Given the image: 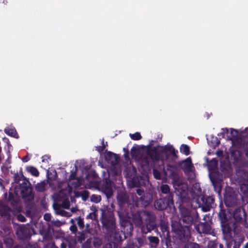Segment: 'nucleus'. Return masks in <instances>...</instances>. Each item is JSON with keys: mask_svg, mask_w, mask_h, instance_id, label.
Here are the masks:
<instances>
[{"mask_svg": "<svg viewBox=\"0 0 248 248\" xmlns=\"http://www.w3.org/2000/svg\"><path fill=\"white\" fill-rule=\"evenodd\" d=\"M99 187L108 199L112 196L113 194L112 182L108 178H105L100 181Z\"/></svg>", "mask_w": 248, "mask_h": 248, "instance_id": "obj_10", "label": "nucleus"}, {"mask_svg": "<svg viewBox=\"0 0 248 248\" xmlns=\"http://www.w3.org/2000/svg\"><path fill=\"white\" fill-rule=\"evenodd\" d=\"M20 196L24 199L32 196V188L28 180L20 184Z\"/></svg>", "mask_w": 248, "mask_h": 248, "instance_id": "obj_13", "label": "nucleus"}, {"mask_svg": "<svg viewBox=\"0 0 248 248\" xmlns=\"http://www.w3.org/2000/svg\"><path fill=\"white\" fill-rule=\"evenodd\" d=\"M212 185L214 186L215 191H216L218 195L220 196V193L222 189L221 183L216 182V183H212Z\"/></svg>", "mask_w": 248, "mask_h": 248, "instance_id": "obj_42", "label": "nucleus"}, {"mask_svg": "<svg viewBox=\"0 0 248 248\" xmlns=\"http://www.w3.org/2000/svg\"><path fill=\"white\" fill-rule=\"evenodd\" d=\"M241 177L239 178V182L241 183L240 186V191L245 195L248 194V183L244 178L243 175H241Z\"/></svg>", "mask_w": 248, "mask_h": 248, "instance_id": "obj_26", "label": "nucleus"}, {"mask_svg": "<svg viewBox=\"0 0 248 248\" xmlns=\"http://www.w3.org/2000/svg\"><path fill=\"white\" fill-rule=\"evenodd\" d=\"M179 210L180 217L177 222L185 226H187L191 230L192 225L199 219L198 214L192 213L190 210L184 206L180 207Z\"/></svg>", "mask_w": 248, "mask_h": 248, "instance_id": "obj_4", "label": "nucleus"}, {"mask_svg": "<svg viewBox=\"0 0 248 248\" xmlns=\"http://www.w3.org/2000/svg\"><path fill=\"white\" fill-rule=\"evenodd\" d=\"M201 246L196 243L189 242L186 243L184 247V248H201Z\"/></svg>", "mask_w": 248, "mask_h": 248, "instance_id": "obj_40", "label": "nucleus"}, {"mask_svg": "<svg viewBox=\"0 0 248 248\" xmlns=\"http://www.w3.org/2000/svg\"><path fill=\"white\" fill-rule=\"evenodd\" d=\"M144 221L152 223H155L156 216L151 211H144Z\"/></svg>", "mask_w": 248, "mask_h": 248, "instance_id": "obj_27", "label": "nucleus"}, {"mask_svg": "<svg viewBox=\"0 0 248 248\" xmlns=\"http://www.w3.org/2000/svg\"><path fill=\"white\" fill-rule=\"evenodd\" d=\"M131 139L134 140H139L141 139L142 137L140 132H137L134 134H130Z\"/></svg>", "mask_w": 248, "mask_h": 248, "instance_id": "obj_46", "label": "nucleus"}, {"mask_svg": "<svg viewBox=\"0 0 248 248\" xmlns=\"http://www.w3.org/2000/svg\"><path fill=\"white\" fill-rule=\"evenodd\" d=\"M16 234L20 240L30 239L31 236V230L29 226L22 225L16 230Z\"/></svg>", "mask_w": 248, "mask_h": 248, "instance_id": "obj_12", "label": "nucleus"}, {"mask_svg": "<svg viewBox=\"0 0 248 248\" xmlns=\"http://www.w3.org/2000/svg\"><path fill=\"white\" fill-rule=\"evenodd\" d=\"M160 190L162 193L167 194V195H169L170 194H173L172 192H170V186L167 184L162 185Z\"/></svg>", "mask_w": 248, "mask_h": 248, "instance_id": "obj_38", "label": "nucleus"}, {"mask_svg": "<svg viewBox=\"0 0 248 248\" xmlns=\"http://www.w3.org/2000/svg\"><path fill=\"white\" fill-rule=\"evenodd\" d=\"M153 175L156 179H161V174L159 170L154 169L153 170Z\"/></svg>", "mask_w": 248, "mask_h": 248, "instance_id": "obj_53", "label": "nucleus"}, {"mask_svg": "<svg viewBox=\"0 0 248 248\" xmlns=\"http://www.w3.org/2000/svg\"><path fill=\"white\" fill-rule=\"evenodd\" d=\"M136 201L137 206L146 207L151 203L152 201V196L150 193H146L141 197H136Z\"/></svg>", "mask_w": 248, "mask_h": 248, "instance_id": "obj_14", "label": "nucleus"}, {"mask_svg": "<svg viewBox=\"0 0 248 248\" xmlns=\"http://www.w3.org/2000/svg\"><path fill=\"white\" fill-rule=\"evenodd\" d=\"M148 240L151 244L153 247H156L159 243V239L156 236H149L148 237Z\"/></svg>", "mask_w": 248, "mask_h": 248, "instance_id": "obj_35", "label": "nucleus"}, {"mask_svg": "<svg viewBox=\"0 0 248 248\" xmlns=\"http://www.w3.org/2000/svg\"><path fill=\"white\" fill-rule=\"evenodd\" d=\"M117 199L118 202L120 206L122 207L125 205H127L130 206V207H131V204L129 203V197L125 192H121L118 193Z\"/></svg>", "mask_w": 248, "mask_h": 248, "instance_id": "obj_22", "label": "nucleus"}, {"mask_svg": "<svg viewBox=\"0 0 248 248\" xmlns=\"http://www.w3.org/2000/svg\"><path fill=\"white\" fill-rule=\"evenodd\" d=\"M92 241V238L88 239L84 243L82 244V248H93Z\"/></svg>", "mask_w": 248, "mask_h": 248, "instance_id": "obj_43", "label": "nucleus"}, {"mask_svg": "<svg viewBox=\"0 0 248 248\" xmlns=\"http://www.w3.org/2000/svg\"><path fill=\"white\" fill-rule=\"evenodd\" d=\"M161 147L159 145L156 146H153L152 144L150 143L146 146V152L145 155L142 157L143 161L149 164L150 161L156 162L160 159V155L162 154L158 151L159 148Z\"/></svg>", "mask_w": 248, "mask_h": 248, "instance_id": "obj_6", "label": "nucleus"}, {"mask_svg": "<svg viewBox=\"0 0 248 248\" xmlns=\"http://www.w3.org/2000/svg\"><path fill=\"white\" fill-rule=\"evenodd\" d=\"M213 140L211 142L213 143L214 146H217L220 143V141L218 140L217 137H213Z\"/></svg>", "mask_w": 248, "mask_h": 248, "instance_id": "obj_60", "label": "nucleus"}, {"mask_svg": "<svg viewBox=\"0 0 248 248\" xmlns=\"http://www.w3.org/2000/svg\"><path fill=\"white\" fill-rule=\"evenodd\" d=\"M50 227L49 226L47 230H44L43 232L41 233L44 235V239L45 240H49L52 238V236L50 233Z\"/></svg>", "mask_w": 248, "mask_h": 248, "instance_id": "obj_44", "label": "nucleus"}, {"mask_svg": "<svg viewBox=\"0 0 248 248\" xmlns=\"http://www.w3.org/2000/svg\"><path fill=\"white\" fill-rule=\"evenodd\" d=\"M74 180V181L72 182L71 183L73 187L78 188L81 185V180L80 178H77Z\"/></svg>", "mask_w": 248, "mask_h": 248, "instance_id": "obj_47", "label": "nucleus"}, {"mask_svg": "<svg viewBox=\"0 0 248 248\" xmlns=\"http://www.w3.org/2000/svg\"><path fill=\"white\" fill-rule=\"evenodd\" d=\"M144 210L137 211L136 212L132 213V220L135 226L140 227L142 226L144 220Z\"/></svg>", "mask_w": 248, "mask_h": 248, "instance_id": "obj_18", "label": "nucleus"}, {"mask_svg": "<svg viewBox=\"0 0 248 248\" xmlns=\"http://www.w3.org/2000/svg\"><path fill=\"white\" fill-rule=\"evenodd\" d=\"M161 148L162 149L160 150V152L161 153L164 154L166 152H168L170 153V155L173 158H178V155H177L178 151L174 148L173 145L168 144L164 146L161 147Z\"/></svg>", "mask_w": 248, "mask_h": 248, "instance_id": "obj_23", "label": "nucleus"}, {"mask_svg": "<svg viewBox=\"0 0 248 248\" xmlns=\"http://www.w3.org/2000/svg\"><path fill=\"white\" fill-rule=\"evenodd\" d=\"M133 187H139L141 186H145V183L142 176H135L133 177L131 181Z\"/></svg>", "mask_w": 248, "mask_h": 248, "instance_id": "obj_25", "label": "nucleus"}, {"mask_svg": "<svg viewBox=\"0 0 248 248\" xmlns=\"http://www.w3.org/2000/svg\"><path fill=\"white\" fill-rule=\"evenodd\" d=\"M136 193L140 196V197L142 196V195L145 193L144 189L142 188H140V187H137V188L136 189Z\"/></svg>", "mask_w": 248, "mask_h": 248, "instance_id": "obj_55", "label": "nucleus"}, {"mask_svg": "<svg viewBox=\"0 0 248 248\" xmlns=\"http://www.w3.org/2000/svg\"><path fill=\"white\" fill-rule=\"evenodd\" d=\"M77 166H75V170H72L71 171V174L70 175L69 177V181H71V180H74L77 178H78V177H76L77 176Z\"/></svg>", "mask_w": 248, "mask_h": 248, "instance_id": "obj_49", "label": "nucleus"}, {"mask_svg": "<svg viewBox=\"0 0 248 248\" xmlns=\"http://www.w3.org/2000/svg\"><path fill=\"white\" fill-rule=\"evenodd\" d=\"M14 240L10 237H5L3 238V245L6 248H12L13 246Z\"/></svg>", "mask_w": 248, "mask_h": 248, "instance_id": "obj_36", "label": "nucleus"}, {"mask_svg": "<svg viewBox=\"0 0 248 248\" xmlns=\"http://www.w3.org/2000/svg\"><path fill=\"white\" fill-rule=\"evenodd\" d=\"M104 232L109 235L115 234V237L119 236L120 241L122 238L119 233H117L116 218L112 211L108 210L101 209V215L100 218Z\"/></svg>", "mask_w": 248, "mask_h": 248, "instance_id": "obj_2", "label": "nucleus"}, {"mask_svg": "<svg viewBox=\"0 0 248 248\" xmlns=\"http://www.w3.org/2000/svg\"><path fill=\"white\" fill-rule=\"evenodd\" d=\"M171 232L174 235L171 237V248H178L182 243L188 241L191 237V230L187 226L182 225L177 220L171 221Z\"/></svg>", "mask_w": 248, "mask_h": 248, "instance_id": "obj_1", "label": "nucleus"}, {"mask_svg": "<svg viewBox=\"0 0 248 248\" xmlns=\"http://www.w3.org/2000/svg\"><path fill=\"white\" fill-rule=\"evenodd\" d=\"M244 240L243 236H238L235 239H231L227 242V248H239Z\"/></svg>", "mask_w": 248, "mask_h": 248, "instance_id": "obj_21", "label": "nucleus"}, {"mask_svg": "<svg viewBox=\"0 0 248 248\" xmlns=\"http://www.w3.org/2000/svg\"><path fill=\"white\" fill-rule=\"evenodd\" d=\"M209 218V216L205 215L203 219L204 222H200L198 224L195 225V228L198 233L200 234L203 233L205 234H211V226L208 222L206 218Z\"/></svg>", "mask_w": 248, "mask_h": 248, "instance_id": "obj_11", "label": "nucleus"}, {"mask_svg": "<svg viewBox=\"0 0 248 248\" xmlns=\"http://www.w3.org/2000/svg\"><path fill=\"white\" fill-rule=\"evenodd\" d=\"M180 151L182 154L188 155L190 154V147L186 144H183L180 148Z\"/></svg>", "mask_w": 248, "mask_h": 248, "instance_id": "obj_37", "label": "nucleus"}, {"mask_svg": "<svg viewBox=\"0 0 248 248\" xmlns=\"http://www.w3.org/2000/svg\"><path fill=\"white\" fill-rule=\"evenodd\" d=\"M11 208L6 205L0 204V216L10 219L11 217Z\"/></svg>", "mask_w": 248, "mask_h": 248, "instance_id": "obj_24", "label": "nucleus"}, {"mask_svg": "<svg viewBox=\"0 0 248 248\" xmlns=\"http://www.w3.org/2000/svg\"><path fill=\"white\" fill-rule=\"evenodd\" d=\"M130 154L132 158L135 159L141 158L140 150L135 147H133L131 149Z\"/></svg>", "mask_w": 248, "mask_h": 248, "instance_id": "obj_32", "label": "nucleus"}, {"mask_svg": "<svg viewBox=\"0 0 248 248\" xmlns=\"http://www.w3.org/2000/svg\"><path fill=\"white\" fill-rule=\"evenodd\" d=\"M56 199L58 200L59 198H63L66 195L64 194L63 190H61L59 192L55 195Z\"/></svg>", "mask_w": 248, "mask_h": 248, "instance_id": "obj_54", "label": "nucleus"}, {"mask_svg": "<svg viewBox=\"0 0 248 248\" xmlns=\"http://www.w3.org/2000/svg\"><path fill=\"white\" fill-rule=\"evenodd\" d=\"M93 246L95 248H98L102 244V241L98 237H93Z\"/></svg>", "mask_w": 248, "mask_h": 248, "instance_id": "obj_41", "label": "nucleus"}, {"mask_svg": "<svg viewBox=\"0 0 248 248\" xmlns=\"http://www.w3.org/2000/svg\"><path fill=\"white\" fill-rule=\"evenodd\" d=\"M219 211L218 213V217L220 221L221 224L226 223L228 221L230 217L229 214L230 211L229 210L224 209L222 202L219 204Z\"/></svg>", "mask_w": 248, "mask_h": 248, "instance_id": "obj_19", "label": "nucleus"}, {"mask_svg": "<svg viewBox=\"0 0 248 248\" xmlns=\"http://www.w3.org/2000/svg\"><path fill=\"white\" fill-rule=\"evenodd\" d=\"M192 206L194 208H201L204 212H208L216 206L215 199L213 196L198 195L193 199Z\"/></svg>", "mask_w": 248, "mask_h": 248, "instance_id": "obj_3", "label": "nucleus"}, {"mask_svg": "<svg viewBox=\"0 0 248 248\" xmlns=\"http://www.w3.org/2000/svg\"><path fill=\"white\" fill-rule=\"evenodd\" d=\"M222 132L217 134L218 136H222L224 137L225 136V133L228 134L229 133V129L227 128H222Z\"/></svg>", "mask_w": 248, "mask_h": 248, "instance_id": "obj_61", "label": "nucleus"}, {"mask_svg": "<svg viewBox=\"0 0 248 248\" xmlns=\"http://www.w3.org/2000/svg\"><path fill=\"white\" fill-rule=\"evenodd\" d=\"M209 177H210L211 181L212 182V183H216V182L221 183L222 181V180H221L219 178V174L217 173L214 172V173L210 174Z\"/></svg>", "mask_w": 248, "mask_h": 248, "instance_id": "obj_33", "label": "nucleus"}, {"mask_svg": "<svg viewBox=\"0 0 248 248\" xmlns=\"http://www.w3.org/2000/svg\"><path fill=\"white\" fill-rule=\"evenodd\" d=\"M81 196L83 200H86L89 196V192L87 190H84L81 194Z\"/></svg>", "mask_w": 248, "mask_h": 248, "instance_id": "obj_58", "label": "nucleus"}, {"mask_svg": "<svg viewBox=\"0 0 248 248\" xmlns=\"http://www.w3.org/2000/svg\"><path fill=\"white\" fill-rule=\"evenodd\" d=\"M17 219L19 221L21 222H25L26 220V218L22 214H19L17 216Z\"/></svg>", "mask_w": 248, "mask_h": 248, "instance_id": "obj_64", "label": "nucleus"}, {"mask_svg": "<svg viewBox=\"0 0 248 248\" xmlns=\"http://www.w3.org/2000/svg\"><path fill=\"white\" fill-rule=\"evenodd\" d=\"M233 217L236 222H245L247 219V213L244 208L240 207L236 208L233 212Z\"/></svg>", "mask_w": 248, "mask_h": 248, "instance_id": "obj_15", "label": "nucleus"}, {"mask_svg": "<svg viewBox=\"0 0 248 248\" xmlns=\"http://www.w3.org/2000/svg\"><path fill=\"white\" fill-rule=\"evenodd\" d=\"M116 156V154L109 151L107 152L106 157L107 159L110 160L112 159L113 158H115Z\"/></svg>", "mask_w": 248, "mask_h": 248, "instance_id": "obj_51", "label": "nucleus"}, {"mask_svg": "<svg viewBox=\"0 0 248 248\" xmlns=\"http://www.w3.org/2000/svg\"><path fill=\"white\" fill-rule=\"evenodd\" d=\"M221 226L223 234L230 237L232 236V232L235 229L236 225L234 222L230 221L221 224Z\"/></svg>", "mask_w": 248, "mask_h": 248, "instance_id": "obj_17", "label": "nucleus"}, {"mask_svg": "<svg viewBox=\"0 0 248 248\" xmlns=\"http://www.w3.org/2000/svg\"><path fill=\"white\" fill-rule=\"evenodd\" d=\"M120 217V223L124 235L131 236L133 231V224L131 221V217L128 213L126 215H122L118 212Z\"/></svg>", "mask_w": 248, "mask_h": 248, "instance_id": "obj_7", "label": "nucleus"}, {"mask_svg": "<svg viewBox=\"0 0 248 248\" xmlns=\"http://www.w3.org/2000/svg\"><path fill=\"white\" fill-rule=\"evenodd\" d=\"M70 230L71 231L72 233L73 234H76V232L78 231V229L76 225L73 224L70 227Z\"/></svg>", "mask_w": 248, "mask_h": 248, "instance_id": "obj_59", "label": "nucleus"}, {"mask_svg": "<svg viewBox=\"0 0 248 248\" xmlns=\"http://www.w3.org/2000/svg\"><path fill=\"white\" fill-rule=\"evenodd\" d=\"M147 245L146 237L145 236H137L134 239L132 243L128 244L126 246H132V248L136 247L140 248Z\"/></svg>", "mask_w": 248, "mask_h": 248, "instance_id": "obj_20", "label": "nucleus"}, {"mask_svg": "<svg viewBox=\"0 0 248 248\" xmlns=\"http://www.w3.org/2000/svg\"><path fill=\"white\" fill-rule=\"evenodd\" d=\"M97 215L95 212L89 213L86 217L87 219H95Z\"/></svg>", "mask_w": 248, "mask_h": 248, "instance_id": "obj_56", "label": "nucleus"}, {"mask_svg": "<svg viewBox=\"0 0 248 248\" xmlns=\"http://www.w3.org/2000/svg\"><path fill=\"white\" fill-rule=\"evenodd\" d=\"M4 132L8 135L15 138H18L19 136L15 128L7 127L4 129Z\"/></svg>", "mask_w": 248, "mask_h": 248, "instance_id": "obj_31", "label": "nucleus"}, {"mask_svg": "<svg viewBox=\"0 0 248 248\" xmlns=\"http://www.w3.org/2000/svg\"><path fill=\"white\" fill-rule=\"evenodd\" d=\"M48 181H43L40 183H38L35 186V189L38 192H44L46 189V186L48 183Z\"/></svg>", "mask_w": 248, "mask_h": 248, "instance_id": "obj_30", "label": "nucleus"}, {"mask_svg": "<svg viewBox=\"0 0 248 248\" xmlns=\"http://www.w3.org/2000/svg\"><path fill=\"white\" fill-rule=\"evenodd\" d=\"M86 238L85 234L84 232H81L79 236H78V240L79 242L82 243Z\"/></svg>", "mask_w": 248, "mask_h": 248, "instance_id": "obj_57", "label": "nucleus"}, {"mask_svg": "<svg viewBox=\"0 0 248 248\" xmlns=\"http://www.w3.org/2000/svg\"><path fill=\"white\" fill-rule=\"evenodd\" d=\"M51 216L50 214L46 213L44 216V219L47 221H49L51 220Z\"/></svg>", "mask_w": 248, "mask_h": 248, "instance_id": "obj_63", "label": "nucleus"}, {"mask_svg": "<svg viewBox=\"0 0 248 248\" xmlns=\"http://www.w3.org/2000/svg\"><path fill=\"white\" fill-rule=\"evenodd\" d=\"M14 181L15 183H18L20 185V181L22 180L23 181H26L27 180L26 178L23 175L22 173L21 175H19L17 173L14 174Z\"/></svg>", "mask_w": 248, "mask_h": 248, "instance_id": "obj_39", "label": "nucleus"}, {"mask_svg": "<svg viewBox=\"0 0 248 248\" xmlns=\"http://www.w3.org/2000/svg\"><path fill=\"white\" fill-rule=\"evenodd\" d=\"M173 194H170L169 195L156 200L154 203L155 208L158 210L162 211L169 206L171 207L173 206Z\"/></svg>", "mask_w": 248, "mask_h": 248, "instance_id": "obj_8", "label": "nucleus"}, {"mask_svg": "<svg viewBox=\"0 0 248 248\" xmlns=\"http://www.w3.org/2000/svg\"><path fill=\"white\" fill-rule=\"evenodd\" d=\"M102 144H103V145L102 146H99L97 147V150L99 153L102 152L105 148V145L104 144L103 140H102Z\"/></svg>", "mask_w": 248, "mask_h": 248, "instance_id": "obj_62", "label": "nucleus"}, {"mask_svg": "<svg viewBox=\"0 0 248 248\" xmlns=\"http://www.w3.org/2000/svg\"><path fill=\"white\" fill-rule=\"evenodd\" d=\"M26 170L33 176L38 177L39 175L38 170L33 166H27L26 168Z\"/></svg>", "mask_w": 248, "mask_h": 248, "instance_id": "obj_34", "label": "nucleus"}, {"mask_svg": "<svg viewBox=\"0 0 248 248\" xmlns=\"http://www.w3.org/2000/svg\"><path fill=\"white\" fill-rule=\"evenodd\" d=\"M237 194L232 188H228L225 191L224 202L227 207H233L237 203Z\"/></svg>", "mask_w": 248, "mask_h": 248, "instance_id": "obj_9", "label": "nucleus"}, {"mask_svg": "<svg viewBox=\"0 0 248 248\" xmlns=\"http://www.w3.org/2000/svg\"><path fill=\"white\" fill-rule=\"evenodd\" d=\"M207 248H224V246L217 240H215L209 241L207 244Z\"/></svg>", "mask_w": 248, "mask_h": 248, "instance_id": "obj_29", "label": "nucleus"}, {"mask_svg": "<svg viewBox=\"0 0 248 248\" xmlns=\"http://www.w3.org/2000/svg\"><path fill=\"white\" fill-rule=\"evenodd\" d=\"M230 134L232 136V139H235L237 138L238 132V131L236 129L231 128L230 129Z\"/></svg>", "mask_w": 248, "mask_h": 248, "instance_id": "obj_52", "label": "nucleus"}, {"mask_svg": "<svg viewBox=\"0 0 248 248\" xmlns=\"http://www.w3.org/2000/svg\"><path fill=\"white\" fill-rule=\"evenodd\" d=\"M103 248H118V244L114 242H110L104 245Z\"/></svg>", "mask_w": 248, "mask_h": 248, "instance_id": "obj_48", "label": "nucleus"}, {"mask_svg": "<svg viewBox=\"0 0 248 248\" xmlns=\"http://www.w3.org/2000/svg\"><path fill=\"white\" fill-rule=\"evenodd\" d=\"M182 168L185 170L188 171H190L191 170L192 168L193 167V165L192 163V160L190 157H189L184 160H183L181 164Z\"/></svg>", "mask_w": 248, "mask_h": 248, "instance_id": "obj_28", "label": "nucleus"}, {"mask_svg": "<svg viewBox=\"0 0 248 248\" xmlns=\"http://www.w3.org/2000/svg\"><path fill=\"white\" fill-rule=\"evenodd\" d=\"M142 233L147 234L154 231L155 233H159V231L157 228L156 223H151L149 222L144 221L142 226L140 227Z\"/></svg>", "mask_w": 248, "mask_h": 248, "instance_id": "obj_16", "label": "nucleus"}, {"mask_svg": "<svg viewBox=\"0 0 248 248\" xmlns=\"http://www.w3.org/2000/svg\"><path fill=\"white\" fill-rule=\"evenodd\" d=\"M77 223L78 226L80 229H83L84 227V222L83 220V218H81L80 217H78L77 219Z\"/></svg>", "mask_w": 248, "mask_h": 248, "instance_id": "obj_50", "label": "nucleus"}, {"mask_svg": "<svg viewBox=\"0 0 248 248\" xmlns=\"http://www.w3.org/2000/svg\"><path fill=\"white\" fill-rule=\"evenodd\" d=\"M159 228L161 232L156 233L161 238V243L163 248H171V236L169 231V223L164 219H161L157 225V228Z\"/></svg>", "mask_w": 248, "mask_h": 248, "instance_id": "obj_5", "label": "nucleus"}, {"mask_svg": "<svg viewBox=\"0 0 248 248\" xmlns=\"http://www.w3.org/2000/svg\"><path fill=\"white\" fill-rule=\"evenodd\" d=\"M91 202L97 203L101 202V197L98 195L93 194L91 196Z\"/></svg>", "mask_w": 248, "mask_h": 248, "instance_id": "obj_45", "label": "nucleus"}]
</instances>
